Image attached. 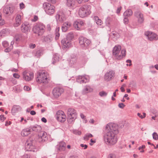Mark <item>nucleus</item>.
Listing matches in <instances>:
<instances>
[{
    "instance_id": "obj_22",
    "label": "nucleus",
    "mask_w": 158,
    "mask_h": 158,
    "mask_svg": "<svg viewBox=\"0 0 158 158\" xmlns=\"http://www.w3.org/2000/svg\"><path fill=\"white\" fill-rule=\"evenodd\" d=\"M90 43V40H79L80 45L84 48L88 47Z\"/></svg>"
},
{
    "instance_id": "obj_59",
    "label": "nucleus",
    "mask_w": 158,
    "mask_h": 158,
    "mask_svg": "<svg viewBox=\"0 0 158 158\" xmlns=\"http://www.w3.org/2000/svg\"><path fill=\"white\" fill-rule=\"evenodd\" d=\"M13 76L14 77L16 78H19L20 77V76L17 73H14Z\"/></svg>"
},
{
    "instance_id": "obj_33",
    "label": "nucleus",
    "mask_w": 158,
    "mask_h": 158,
    "mask_svg": "<svg viewBox=\"0 0 158 158\" xmlns=\"http://www.w3.org/2000/svg\"><path fill=\"white\" fill-rule=\"evenodd\" d=\"M94 21L98 25L101 26L103 23L102 21L99 19L98 16H94Z\"/></svg>"
},
{
    "instance_id": "obj_14",
    "label": "nucleus",
    "mask_w": 158,
    "mask_h": 158,
    "mask_svg": "<svg viewBox=\"0 0 158 158\" xmlns=\"http://www.w3.org/2000/svg\"><path fill=\"white\" fill-rule=\"evenodd\" d=\"M109 130L110 131H112L115 134L118 133V127L115 124L112 123H110L107 124L106 126L105 129Z\"/></svg>"
},
{
    "instance_id": "obj_37",
    "label": "nucleus",
    "mask_w": 158,
    "mask_h": 158,
    "mask_svg": "<svg viewBox=\"0 0 158 158\" xmlns=\"http://www.w3.org/2000/svg\"><path fill=\"white\" fill-rule=\"evenodd\" d=\"M73 26L74 28L77 30L80 31L81 30V26L79 25V23L77 21H75L74 22Z\"/></svg>"
},
{
    "instance_id": "obj_31",
    "label": "nucleus",
    "mask_w": 158,
    "mask_h": 158,
    "mask_svg": "<svg viewBox=\"0 0 158 158\" xmlns=\"http://www.w3.org/2000/svg\"><path fill=\"white\" fill-rule=\"evenodd\" d=\"M30 127L31 130L32 131L36 132H38L41 131V127L40 126L38 125H35L34 126H31Z\"/></svg>"
},
{
    "instance_id": "obj_42",
    "label": "nucleus",
    "mask_w": 158,
    "mask_h": 158,
    "mask_svg": "<svg viewBox=\"0 0 158 158\" xmlns=\"http://www.w3.org/2000/svg\"><path fill=\"white\" fill-rule=\"evenodd\" d=\"M5 23V21L2 19V14L0 12V25L2 26Z\"/></svg>"
},
{
    "instance_id": "obj_18",
    "label": "nucleus",
    "mask_w": 158,
    "mask_h": 158,
    "mask_svg": "<svg viewBox=\"0 0 158 158\" xmlns=\"http://www.w3.org/2000/svg\"><path fill=\"white\" fill-rule=\"evenodd\" d=\"M114 76V72L112 70L107 72L104 75V79L107 81H109L112 80Z\"/></svg>"
},
{
    "instance_id": "obj_23",
    "label": "nucleus",
    "mask_w": 158,
    "mask_h": 158,
    "mask_svg": "<svg viewBox=\"0 0 158 158\" xmlns=\"http://www.w3.org/2000/svg\"><path fill=\"white\" fill-rule=\"evenodd\" d=\"M65 143L63 142H60L56 146V148L57 149L60 151H63L65 149Z\"/></svg>"
},
{
    "instance_id": "obj_56",
    "label": "nucleus",
    "mask_w": 158,
    "mask_h": 158,
    "mask_svg": "<svg viewBox=\"0 0 158 158\" xmlns=\"http://www.w3.org/2000/svg\"><path fill=\"white\" fill-rule=\"evenodd\" d=\"M22 158H30V156L29 154H25L23 156Z\"/></svg>"
},
{
    "instance_id": "obj_55",
    "label": "nucleus",
    "mask_w": 158,
    "mask_h": 158,
    "mask_svg": "<svg viewBox=\"0 0 158 158\" xmlns=\"http://www.w3.org/2000/svg\"><path fill=\"white\" fill-rule=\"evenodd\" d=\"M38 16L36 15H35L34 16L33 19H32V20L33 22H35V21H37L38 20Z\"/></svg>"
},
{
    "instance_id": "obj_27",
    "label": "nucleus",
    "mask_w": 158,
    "mask_h": 158,
    "mask_svg": "<svg viewBox=\"0 0 158 158\" xmlns=\"http://www.w3.org/2000/svg\"><path fill=\"white\" fill-rule=\"evenodd\" d=\"M93 90V89L90 87V86L86 85L85 86L84 88L82 90V94H85L92 92Z\"/></svg>"
},
{
    "instance_id": "obj_44",
    "label": "nucleus",
    "mask_w": 158,
    "mask_h": 158,
    "mask_svg": "<svg viewBox=\"0 0 158 158\" xmlns=\"http://www.w3.org/2000/svg\"><path fill=\"white\" fill-rule=\"evenodd\" d=\"M111 22V19L110 17L107 18L106 20V25L109 26L110 25Z\"/></svg>"
},
{
    "instance_id": "obj_15",
    "label": "nucleus",
    "mask_w": 158,
    "mask_h": 158,
    "mask_svg": "<svg viewBox=\"0 0 158 158\" xmlns=\"http://www.w3.org/2000/svg\"><path fill=\"white\" fill-rule=\"evenodd\" d=\"M63 92L64 89L62 88L57 87L53 90L52 93L55 97L57 98L61 95Z\"/></svg>"
},
{
    "instance_id": "obj_49",
    "label": "nucleus",
    "mask_w": 158,
    "mask_h": 158,
    "mask_svg": "<svg viewBox=\"0 0 158 158\" xmlns=\"http://www.w3.org/2000/svg\"><path fill=\"white\" fill-rule=\"evenodd\" d=\"M118 106L120 108L123 109L125 107V105L123 103H121L118 104Z\"/></svg>"
},
{
    "instance_id": "obj_2",
    "label": "nucleus",
    "mask_w": 158,
    "mask_h": 158,
    "mask_svg": "<svg viewBox=\"0 0 158 158\" xmlns=\"http://www.w3.org/2000/svg\"><path fill=\"white\" fill-rule=\"evenodd\" d=\"M121 47L120 45H115L113 48L112 54L114 58L117 60H121L125 57L126 55V50L122 49L121 50Z\"/></svg>"
},
{
    "instance_id": "obj_25",
    "label": "nucleus",
    "mask_w": 158,
    "mask_h": 158,
    "mask_svg": "<svg viewBox=\"0 0 158 158\" xmlns=\"http://www.w3.org/2000/svg\"><path fill=\"white\" fill-rule=\"evenodd\" d=\"M77 82L80 83H85L88 81V80L84 76H79L76 79Z\"/></svg>"
},
{
    "instance_id": "obj_36",
    "label": "nucleus",
    "mask_w": 158,
    "mask_h": 158,
    "mask_svg": "<svg viewBox=\"0 0 158 158\" xmlns=\"http://www.w3.org/2000/svg\"><path fill=\"white\" fill-rule=\"evenodd\" d=\"M118 35V34L117 32L113 31L110 34V38L112 39H114L117 40L118 38V37H117Z\"/></svg>"
},
{
    "instance_id": "obj_5",
    "label": "nucleus",
    "mask_w": 158,
    "mask_h": 158,
    "mask_svg": "<svg viewBox=\"0 0 158 158\" xmlns=\"http://www.w3.org/2000/svg\"><path fill=\"white\" fill-rule=\"evenodd\" d=\"M91 6L89 5H85L81 6L79 10V15L82 18L87 16L91 13Z\"/></svg>"
},
{
    "instance_id": "obj_8",
    "label": "nucleus",
    "mask_w": 158,
    "mask_h": 158,
    "mask_svg": "<svg viewBox=\"0 0 158 158\" xmlns=\"http://www.w3.org/2000/svg\"><path fill=\"white\" fill-rule=\"evenodd\" d=\"M43 7L46 14L50 15H53L55 12V7L50 3L44 2Z\"/></svg>"
},
{
    "instance_id": "obj_19",
    "label": "nucleus",
    "mask_w": 158,
    "mask_h": 158,
    "mask_svg": "<svg viewBox=\"0 0 158 158\" xmlns=\"http://www.w3.org/2000/svg\"><path fill=\"white\" fill-rule=\"evenodd\" d=\"M61 43L63 49L70 48L72 44L71 40H61Z\"/></svg>"
},
{
    "instance_id": "obj_16",
    "label": "nucleus",
    "mask_w": 158,
    "mask_h": 158,
    "mask_svg": "<svg viewBox=\"0 0 158 158\" xmlns=\"http://www.w3.org/2000/svg\"><path fill=\"white\" fill-rule=\"evenodd\" d=\"M21 28L23 32L27 33L30 31L31 28V25L27 22H25L22 24Z\"/></svg>"
},
{
    "instance_id": "obj_40",
    "label": "nucleus",
    "mask_w": 158,
    "mask_h": 158,
    "mask_svg": "<svg viewBox=\"0 0 158 158\" xmlns=\"http://www.w3.org/2000/svg\"><path fill=\"white\" fill-rule=\"evenodd\" d=\"M23 39V35L21 34H16L14 36V40H21Z\"/></svg>"
},
{
    "instance_id": "obj_48",
    "label": "nucleus",
    "mask_w": 158,
    "mask_h": 158,
    "mask_svg": "<svg viewBox=\"0 0 158 158\" xmlns=\"http://www.w3.org/2000/svg\"><path fill=\"white\" fill-rule=\"evenodd\" d=\"M73 133L76 135H80L81 134V132L80 131H79L77 130H75L73 131Z\"/></svg>"
},
{
    "instance_id": "obj_53",
    "label": "nucleus",
    "mask_w": 158,
    "mask_h": 158,
    "mask_svg": "<svg viewBox=\"0 0 158 158\" xmlns=\"http://www.w3.org/2000/svg\"><path fill=\"white\" fill-rule=\"evenodd\" d=\"M80 146L82 148H84V149H86L87 147H88V146L86 144H80Z\"/></svg>"
},
{
    "instance_id": "obj_32",
    "label": "nucleus",
    "mask_w": 158,
    "mask_h": 158,
    "mask_svg": "<svg viewBox=\"0 0 158 158\" xmlns=\"http://www.w3.org/2000/svg\"><path fill=\"white\" fill-rule=\"evenodd\" d=\"M43 50L42 49H40L37 51H35L34 52V53L35 56L37 57H39L43 54Z\"/></svg>"
},
{
    "instance_id": "obj_63",
    "label": "nucleus",
    "mask_w": 158,
    "mask_h": 158,
    "mask_svg": "<svg viewBox=\"0 0 158 158\" xmlns=\"http://www.w3.org/2000/svg\"><path fill=\"white\" fill-rule=\"evenodd\" d=\"M47 1L50 2L52 4H55L56 2V0H47Z\"/></svg>"
},
{
    "instance_id": "obj_7",
    "label": "nucleus",
    "mask_w": 158,
    "mask_h": 158,
    "mask_svg": "<svg viewBox=\"0 0 158 158\" xmlns=\"http://www.w3.org/2000/svg\"><path fill=\"white\" fill-rule=\"evenodd\" d=\"M45 25L41 22H38L33 27L32 29L34 32L37 33L38 35H42L45 31Z\"/></svg>"
},
{
    "instance_id": "obj_60",
    "label": "nucleus",
    "mask_w": 158,
    "mask_h": 158,
    "mask_svg": "<svg viewBox=\"0 0 158 158\" xmlns=\"http://www.w3.org/2000/svg\"><path fill=\"white\" fill-rule=\"evenodd\" d=\"M54 35H52L50 34L48 35V38L49 40H50L51 39H52L54 37Z\"/></svg>"
},
{
    "instance_id": "obj_11",
    "label": "nucleus",
    "mask_w": 158,
    "mask_h": 158,
    "mask_svg": "<svg viewBox=\"0 0 158 158\" xmlns=\"http://www.w3.org/2000/svg\"><path fill=\"white\" fill-rule=\"evenodd\" d=\"M56 117V119L59 122H64L66 119V117L64 112L62 110H59L57 111Z\"/></svg>"
},
{
    "instance_id": "obj_30",
    "label": "nucleus",
    "mask_w": 158,
    "mask_h": 158,
    "mask_svg": "<svg viewBox=\"0 0 158 158\" xmlns=\"http://www.w3.org/2000/svg\"><path fill=\"white\" fill-rule=\"evenodd\" d=\"M133 14V12L130 9H127L123 14L124 17H129L131 16Z\"/></svg>"
},
{
    "instance_id": "obj_43",
    "label": "nucleus",
    "mask_w": 158,
    "mask_h": 158,
    "mask_svg": "<svg viewBox=\"0 0 158 158\" xmlns=\"http://www.w3.org/2000/svg\"><path fill=\"white\" fill-rule=\"evenodd\" d=\"M107 94V93L104 91H102L99 93V95L101 97L106 96Z\"/></svg>"
},
{
    "instance_id": "obj_38",
    "label": "nucleus",
    "mask_w": 158,
    "mask_h": 158,
    "mask_svg": "<svg viewBox=\"0 0 158 158\" xmlns=\"http://www.w3.org/2000/svg\"><path fill=\"white\" fill-rule=\"evenodd\" d=\"M77 58L75 56L73 55V56H71L70 60V63L73 64H75L77 62Z\"/></svg>"
},
{
    "instance_id": "obj_50",
    "label": "nucleus",
    "mask_w": 158,
    "mask_h": 158,
    "mask_svg": "<svg viewBox=\"0 0 158 158\" xmlns=\"http://www.w3.org/2000/svg\"><path fill=\"white\" fill-rule=\"evenodd\" d=\"M122 8V7L121 6H120L116 10V13L117 14H119L120 13Z\"/></svg>"
},
{
    "instance_id": "obj_26",
    "label": "nucleus",
    "mask_w": 158,
    "mask_h": 158,
    "mask_svg": "<svg viewBox=\"0 0 158 158\" xmlns=\"http://www.w3.org/2000/svg\"><path fill=\"white\" fill-rule=\"evenodd\" d=\"M61 14V13H58L56 15V19L57 22H63L64 21L65 17L60 15Z\"/></svg>"
},
{
    "instance_id": "obj_12",
    "label": "nucleus",
    "mask_w": 158,
    "mask_h": 158,
    "mask_svg": "<svg viewBox=\"0 0 158 158\" xmlns=\"http://www.w3.org/2000/svg\"><path fill=\"white\" fill-rule=\"evenodd\" d=\"M135 17L137 19V23L139 24H142L144 21L143 14L139 10L136 11L134 13Z\"/></svg>"
},
{
    "instance_id": "obj_13",
    "label": "nucleus",
    "mask_w": 158,
    "mask_h": 158,
    "mask_svg": "<svg viewBox=\"0 0 158 158\" xmlns=\"http://www.w3.org/2000/svg\"><path fill=\"white\" fill-rule=\"evenodd\" d=\"M23 78L26 81L31 80L34 78V73L31 72L25 71L23 73Z\"/></svg>"
},
{
    "instance_id": "obj_47",
    "label": "nucleus",
    "mask_w": 158,
    "mask_h": 158,
    "mask_svg": "<svg viewBox=\"0 0 158 158\" xmlns=\"http://www.w3.org/2000/svg\"><path fill=\"white\" fill-rule=\"evenodd\" d=\"M2 44L4 48H6L8 47L9 43L7 41L5 40L2 42Z\"/></svg>"
},
{
    "instance_id": "obj_35",
    "label": "nucleus",
    "mask_w": 158,
    "mask_h": 158,
    "mask_svg": "<svg viewBox=\"0 0 158 158\" xmlns=\"http://www.w3.org/2000/svg\"><path fill=\"white\" fill-rule=\"evenodd\" d=\"M60 28L59 27H57L55 30V33L54 35L55 36V40H58L60 35L59 33Z\"/></svg>"
},
{
    "instance_id": "obj_51",
    "label": "nucleus",
    "mask_w": 158,
    "mask_h": 158,
    "mask_svg": "<svg viewBox=\"0 0 158 158\" xmlns=\"http://www.w3.org/2000/svg\"><path fill=\"white\" fill-rule=\"evenodd\" d=\"M20 8L21 9H22L25 7V5L23 2L20 4L19 5Z\"/></svg>"
},
{
    "instance_id": "obj_34",
    "label": "nucleus",
    "mask_w": 158,
    "mask_h": 158,
    "mask_svg": "<svg viewBox=\"0 0 158 158\" xmlns=\"http://www.w3.org/2000/svg\"><path fill=\"white\" fill-rule=\"evenodd\" d=\"M8 29H3L0 32V37H3L7 35L8 33Z\"/></svg>"
},
{
    "instance_id": "obj_3",
    "label": "nucleus",
    "mask_w": 158,
    "mask_h": 158,
    "mask_svg": "<svg viewBox=\"0 0 158 158\" xmlns=\"http://www.w3.org/2000/svg\"><path fill=\"white\" fill-rule=\"evenodd\" d=\"M48 74L47 72L44 70L40 71L38 73L36 81L40 83L46 84L48 82L49 79L48 78Z\"/></svg>"
},
{
    "instance_id": "obj_39",
    "label": "nucleus",
    "mask_w": 158,
    "mask_h": 158,
    "mask_svg": "<svg viewBox=\"0 0 158 158\" xmlns=\"http://www.w3.org/2000/svg\"><path fill=\"white\" fill-rule=\"evenodd\" d=\"M74 38V34L72 32L69 33L66 35V40H72Z\"/></svg>"
},
{
    "instance_id": "obj_24",
    "label": "nucleus",
    "mask_w": 158,
    "mask_h": 158,
    "mask_svg": "<svg viewBox=\"0 0 158 158\" xmlns=\"http://www.w3.org/2000/svg\"><path fill=\"white\" fill-rule=\"evenodd\" d=\"M31 131L30 127L23 129L21 132V135L23 136H26L29 135Z\"/></svg>"
},
{
    "instance_id": "obj_45",
    "label": "nucleus",
    "mask_w": 158,
    "mask_h": 158,
    "mask_svg": "<svg viewBox=\"0 0 158 158\" xmlns=\"http://www.w3.org/2000/svg\"><path fill=\"white\" fill-rule=\"evenodd\" d=\"M123 23L127 25L129 23V20L128 17H124L123 20Z\"/></svg>"
},
{
    "instance_id": "obj_4",
    "label": "nucleus",
    "mask_w": 158,
    "mask_h": 158,
    "mask_svg": "<svg viewBox=\"0 0 158 158\" xmlns=\"http://www.w3.org/2000/svg\"><path fill=\"white\" fill-rule=\"evenodd\" d=\"M36 143L35 139L30 138L28 139L25 143L26 149L28 151L34 152H37L38 149L35 146Z\"/></svg>"
},
{
    "instance_id": "obj_10",
    "label": "nucleus",
    "mask_w": 158,
    "mask_h": 158,
    "mask_svg": "<svg viewBox=\"0 0 158 158\" xmlns=\"http://www.w3.org/2000/svg\"><path fill=\"white\" fill-rule=\"evenodd\" d=\"M34 139H35L36 142H44L47 139V133L45 132H41Z\"/></svg>"
},
{
    "instance_id": "obj_17",
    "label": "nucleus",
    "mask_w": 158,
    "mask_h": 158,
    "mask_svg": "<svg viewBox=\"0 0 158 158\" xmlns=\"http://www.w3.org/2000/svg\"><path fill=\"white\" fill-rule=\"evenodd\" d=\"M144 34L147 36L149 40H158V36L155 33L150 31L145 32Z\"/></svg>"
},
{
    "instance_id": "obj_58",
    "label": "nucleus",
    "mask_w": 158,
    "mask_h": 158,
    "mask_svg": "<svg viewBox=\"0 0 158 158\" xmlns=\"http://www.w3.org/2000/svg\"><path fill=\"white\" fill-rule=\"evenodd\" d=\"M11 50V48L9 47H8L6 48L4 50V51L6 52H8L10 51Z\"/></svg>"
},
{
    "instance_id": "obj_64",
    "label": "nucleus",
    "mask_w": 158,
    "mask_h": 158,
    "mask_svg": "<svg viewBox=\"0 0 158 158\" xmlns=\"http://www.w3.org/2000/svg\"><path fill=\"white\" fill-rule=\"evenodd\" d=\"M41 121L42 122H44V123H46L47 122L46 119L44 117H43L42 118Z\"/></svg>"
},
{
    "instance_id": "obj_52",
    "label": "nucleus",
    "mask_w": 158,
    "mask_h": 158,
    "mask_svg": "<svg viewBox=\"0 0 158 158\" xmlns=\"http://www.w3.org/2000/svg\"><path fill=\"white\" fill-rule=\"evenodd\" d=\"M24 89L25 91H29L30 90V88L28 86H25L24 87Z\"/></svg>"
},
{
    "instance_id": "obj_9",
    "label": "nucleus",
    "mask_w": 158,
    "mask_h": 158,
    "mask_svg": "<svg viewBox=\"0 0 158 158\" xmlns=\"http://www.w3.org/2000/svg\"><path fill=\"white\" fill-rule=\"evenodd\" d=\"M16 9L15 6L13 5H6L3 7V13L7 16H10L14 13Z\"/></svg>"
},
{
    "instance_id": "obj_29",
    "label": "nucleus",
    "mask_w": 158,
    "mask_h": 158,
    "mask_svg": "<svg viewBox=\"0 0 158 158\" xmlns=\"http://www.w3.org/2000/svg\"><path fill=\"white\" fill-rule=\"evenodd\" d=\"M75 0H66V5L69 7H74L75 6Z\"/></svg>"
},
{
    "instance_id": "obj_21",
    "label": "nucleus",
    "mask_w": 158,
    "mask_h": 158,
    "mask_svg": "<svg viewBox=\"0 0 158 158\" xmlns=\"http://www.w3.org/2000/svg\"><path fill=\"white\" fill-rule=\"evenodd\" d=\"M22 19L21 15L19 14H17L15 18V26L17 27L19 26L21 23V20Z\"/></svg>"
},
{
    "instance_id": "obj_62",
    "label": "nucleus",
    "mask_w": 158,
    "mask_h": 158,
    "mask_svg": "<svg viewBox=\"0 0 158 158\" xmlns=\"http://www.w3.org/2000/svg\"><path fill=\"white\" fill-rule=\"evenodd\" d=\"M79 23V25L80 26H81H81H84V22L82 21H80Z\"/></svg>"
},
{
    "instance_id": "obj_57",
    "label": "nucleus",
    "mask_w": 158,
    "mask_h": 158,
    "mask_svg": "<svg viewBox=\"0 0 158 158\" xmlns=\"http://www.w3.org/2000/svg\"><path fill=\"white\" fill-rule=\"evenodd\" d=\"M36 47V45L35 44H29V47L31 48H35Z\"/></svg>"
},
{
    "instance_id": "obj_6",
    "label": "nucleus",
    "mask_w": 158,
    "mask_h": 158,
    "mask_svg": "<svg viewBox=\"0 0 158 158\" xmlns=\"http://www.w3.org/2000/svg\"><path fill=\"white\" fill-rule=\"evenodd\" d=\"M67 115V121L69 124L73 123L77 116V114L76 110L74 108H71L68 109Z\"/></svg>"
},
{
    "instance_id": "obj_46",
    "label": "nucleus",
    "mask_w": 158,
    "mask_h": 158,
    "mask_svg": "<svg viewBox=\"0 0 158 158\" xmlns=\"http://www.w3.org/2000/svg\"><path fill=\"white\" fill-rule=\"evenodd\" d=\"M152 136L154 139L157 140L158 139V135L156 132H154L152 134Z\"/></svg>"
},
{
    "instance_id": "obj_28",
    "label": "nucleus",
    "mask_w": 158,
    "mask_h": 158,
    "mask_svg": "<svg viewBox=\"0 0 158 158\" xmlns=\"http://www.w3.org/2000/svg\"><path fill=\"white\" fill-rule=\"evenodd\" d=\"M22 108L19 105H14L11 110V112L13 114H15L21 110Z\"/></svg>"
},
{
    "instance_id": "obj_20",
    "label": "nucleus",
    "mask_w": 158,
    "mask_h": 158,
    "mask_svg": "<svg viewBox=\"0 0 158 158\" xmlns=\"http://www.w3.org/2000/svg\"><path fill=\"white\" fill-rule=\"evenodd\" d=\"M72 26V24L69 22H66L64 23L62 26L61 29L63 31L66 32Z\"/></svg>"
},
{
    "instance_id": "obj_1",
    "label": "nucleus",
    "mask_w": 158,
    "mask_h": 158,
    "mask_svg": "<svg viewBox=\"0 0 158 158\" xmlns=\"http://www.w3.org/2000/svg\"><path fill=\"white\" fill-rule=\"evenodd\" d=\"M103 134L104 140L107 144L113 145L117 142V139L115 136L114 133L113 132L110 131L107 129H105L103 131Z\"/></svg>"
},
{
    "instance_id": "obj_41",
    "label": "nucleus",
    "mask_w": 158,
    "mask_h": 158,
    "mask_svg": "<svg viewBox=\"0 0 158 158\" xmlns=\"http://www.w3.org/2000/svg\"><path fill=\"white\" fill-rule=\"evenodd\" d=\"M59 60V57L56 55H54L52 58V63L53 64H55V63L58 62Z\"/></svg>"
},
{
    "instance_id": "obj_61",
    "label": "nucleus",
    "mask_w": 158,
    "mask_h": 158,
    "mask_svg": "<svg viewBox=\"0 0 158 158\" xmlns=\"http://www.w3.org/2000/svg\"><path fill=\"white\" fill-rule=\"evenodd\" d=\"M1 120L2 121H4V119H5L6 118L4 117V116L3 115H1L0 116Z\"/></svg>"
},
{
    "instance_id": "obj_54",
    "label": "nucleus",
    "mask_w": 158,
    "mask_h": 158,
    "mask_svg": "<svg viewBox=\"0 0 158 158\" xmlns=\"http://www.w3.org/2000/svg\"><path fill=\"white\" fill-rule=\"evenodd\" d=\"M46 29L48 31H50L51 30V25L50 24H48L47 25Z\"/></svg>"
}]
</instances>
